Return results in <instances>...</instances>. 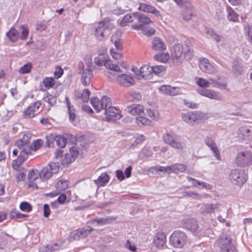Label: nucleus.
<instances>
[{"mask_svg":"<svg viewBox=\"0 0 252 252\" xmlns=\"http://www.w3.org/2000/svg\"><path fill=\"white\" fill-rule=\"evenodd\" d=\"M197 84L202 88L209 87L212 84L214 87L225 89L227 86V81L225 79L220 76L209 78L208 81L202 78H199L197 80Z\"/></svg>","mask_w":252,"mask_h":252,"instance_id":"1","label":"nucleus"},{"mask_svg":"<svg viewBox=\"0 0 252 252\" xmlns=\"http://www.w3.org/2000/svg\"><path fill=\"white\" fill-rule=\"evenodd\" d=\"M247 175L242 169H233L229 174L230 182L233 185L242 186L247 180Z\"/></svg>","mask_w":252,"mask_h":252,"instance_id":"2","label":"nucleus"},{"mask_svg":"<svg viewBox=\"0 0 252 252\" xmlns=\"http://www.w3.org/2000/svg\"><path fill=\"white\" fill-rule=\"evenodd\" d=\"M218 247L220 252H236V250L232 243V238L229 234H222L218 240Z\"/></svg>","mask_w":252,"mask_h":252,"instance_id":"3","label":"nucleus"},{"mask_svg":"<svg viewBox=\"0 0 252 252\" xmlns=\"http://www.w3.org/2000/svg\"><path fill=\"white\" fill-rule=\"evenodd\" d=\"M29 33L28 27L24 25L21 26L19 31L14 28H11L7 33L6 35L9 39L12 42H16L19 38L21 40L26 39Z\"/></svg>","mask_w":252,"mask_h":252,"instance_id":"4","label":"nucleus"},{"mask_svg":"<svg viewBox=\"0 0 252 252\" xmlns=\"http://www.w3.org/2000/svg\"><path fill=\"white\" fill-rule=\"evenodd\" d=\"M190 43L189 41L186 40L185 41V46L186 47L184 50H183V45L178 44L174 46V58L177 60H179L182 57H186L190 59L193 55V50L189 47Z\"/></svg>","mask_w":252,"mask_h":252,"instance_id":"5","label":"nucleus"},{"mask_svg":"<svg viewBox=\"0 0 252 252\" xmlns=\"http://www.w3.org/2000/svg\"><path fill=\"white\" fill-rule=\"evenodd\" d=\"M179 5L185 9L183 12V19L187 22L190 21L192 17L196 15L195 9L193 7L189 0H174Z\"/></svg>","mask_w":252,"mask_h":252,"instance_id":"6","label":"nucleus"},{"mask_svg":"<svg viewBox=\"0 0 252 252\" xmlns=\"http://www.w3.org/2000/svg\"><path fill=\"white\" fill-rule=\"evenodd\" d=\"M60 163L58 162H50L46 167L43 168L39 173V176L42 180L50 179L53 174L59 172Z\"/></svg>","mask_w":252,"mask_h":252,"instance_id":"7","label":"nucleus"},{"mask_svg":"<svg viewBox=\"0 0 252 252\" xmlns=\"http://www.w3.org/2000/svg\"><path fill=\"white\" fill-rule=\"evenodd\" d=\"M187 236L182 231L176 230L171 235L170 243L175 248H182L187 243Z\"/></svg>","mask_w":252,"mask_h":252,"instance_id":"8","label":"nucleus"},{"mask_svg":"<svg viewBox=\"0 0 252 252\" xmlns=\"http://www.w3.org/2000/svg\"><path fill=\"white\" fill-rule=\"evenodd\" d=\"M134 18L138 21L137 23L131 25V28L136 30H144L146 29L147 25L151 23L152 21L150 19L141 13H134L132 14Z\"/></svg>","mask_w":252,"mask_h":252,"instance_id":"9","label":"nucleus"},{"mask_svg":"<svg viewBox=\"0 0 252 252\" xmlns=\"http://www.w3.org/2000/svg\"><path fill=\"white\" fill-rule=\"evenodd\" d=\"M111 28L108 23L103 22H99L95 29L94 34L97 40L104 41L106 36L110 33Z\"/></svg>","mask_w":252,"mask_h":252,"instance_id":"10","label":"nucleus"},{"mask_svg":"<svg viewBox=\"0 0 252 252\" xmlns=\"http://www.w3.org/2000/svg\"><path fill=\"white\" fill-rule=\"evenodd\" d=\"M236 163L238 166L244 167L250 166L252 163V156L250 152L245 151L239 153L235 159Z\"/></svg>","mask_w":252,"mask_h":252,"instance_id":"11","label":"nucleus"},{"mask_svg":"<svg viewBox=\"0 0 252 252\" xmlns=\"http://www.w3.org/2000/svg\"><path fill=\"white\" fill-rule=\"evenodd\" d=\"M202 117H203V113L199 112H188L183 113L181 115L182 120L186 123L191 125L198 124Z\"/></svg>","mask_w":252,"mask_h":252,"instance_id":"12","label":"nucleus"},{"mask_svg":"<svg viewBox=\"0 0 252 252\" xmlns=\"http://www.w3.org/2000/svg\"><path fill=\"white\" fill-rule=\"evenodd\" d=\"M91 66L88 65L87 68L84 70V65L82 62L79 63V68L80 71L79 73L82 74L81 82L82 84L87 86L89 85L91 82V79L93 76V71L90 68Z\"/></svg>","mask_w":252,"mask_h":252,"instance_id":"13","label":"nucleus"},{"mask_svg":"<svg viewBox=\"0 0 252 252\" xmlns=\"http://www.w3.org/2000/svg\"><path fill=\"white\" fill-rule=\"evenodd\" d=\"M104 114L108 122H115L120 119L121 117L119 110L115 107H109L108 109H106V110H105Z\"/></svg>","mask_w":252,"mask_h":252,"instance_id":"14","label":"nucleus"},{"mask_svg":"<svg viewBox=\"0 0 252 252\" xmlns=\"http://www.w3.org/2000/svg\"><path fill=\"white\" fill-rule=\"evenodd\" d=\"M116 81L121 85L125 87H128L133 85L135 80L130 75L126 74L118 75L116 77Z\"/></svg>","mask_w":252,"mask_h":252,"instance_id":"15","label":"nucleus"},{"mask_svg":"<svg viewBox=\"0 0 252 252\" xmlns=\"http://www.w3.org/2000/svg\"><path fill=\"white\" fill-rule=\"evenodd\" d=\"M199 66L201 70L205 73L213 74L216 71L214 66L209 63L208 59L205 58L199 61Z\"/></svg>","mask_w":252,"mask_h":252,"instance_id":"16","label":"nucleus"},{"mask_svg":"<svg viewBox=\"0 0 252 252\" xmlns=\"http://www.w3.org/2000/svg\"><path fill=\"white\" fill-rule=\"evenodd\" d=\"M162 139L165 143L169 145L174 149H183V146L182 143L176 141L174 137L168 133H165L163 134L162 136Z\"/></svg>","mask_w":252,"mask_h":252,"instance_id":"17","label":"nucleus"},{"mask_svg":"<svg viewBox=\"0 0 252 252\" xmlns=\"http://www.w3.org/2000/svg\"><path fill=\"white\" fill-rule=\"evenodd\" d=\"M204 142L213 152L214 156L218 160H221L220 151L218 149L215 141L212 138L206 137L204 139Z\"/></svg>","mask_w":252,"mask_h":252,"instance_id":"18","label":"nucleus"},{"mask_svg":"<svg viewBox=\"0 0 252 252\" xmlns=\"http://www.w3.org/2000/svg\"><path fill=\"white\" fill-rule=\"evenodd\" d=\"M125 110L132 115H140L141 113H143L144 107L139 104H133L127 106Z\"/></svg>","mask_w":252,"mask_h":252,"instance_id":"19","label":"nucleus"},{"mask_svg":"<svg viewBox=\"0 0 252 252\" xmlns=\"http://www.w3.org/2000/svg\"><path fill=\"white\" fill-rule=\"evenodd\" d=\"M70 154H65V160L66 164H69L74 161L75 158L77 157L79 154L78 149L76 146H72L69 148Z\"/></svg>","mask_w":252,"mask_h":252,"instance_id":"20","label":"nucleus"},{"mask_svg":"<svg viewBox=\"0 0 252 252\" xmlns=\"http://www.w3.org/2000/svg\"><path fill=\"white\" fill-rule=\"evenodd\" d=\"M152 48L157 52L163 51L166 49V45L159 38L156 37L152 41Z\"/></svg>","mask_w":252,"mask_h":252,"instance_id":"21","label":"nucleus"},{"mask_svg":"<svg viewBox=\"0 0 252 252\" xmlns=\"http://www.w3.org/2000/svg\"><path fill=\"white\" fill-rule=\"evenodd\" d=\"M139 74L144 79L148 80L151 79L153 76L151 67L148 65L142 66L139 71Z\"/></svg>","mask_w":252,"mask_h":252,"instance_id":"22","label":"nucleus"},{"mask_svg":"<svg viewBox=\"0 0 252 252\" xmlns=\"http://www.w3.org/2000/svg\"><path fill=\"white\" fill-rule=\"evenodd\" d=\"M184 227L192 232H198L199 225L198 222L194 219H188L184 224Z\"/></svg>","mask_w":252,"mask_h":252,"instance_id":"23","label":"nucleus"},{"mask_svg":"<svg viewBox=\"0 0 252 252\" xmlns=\"http://www.w3.org/2000/svg\"><path fill=\"white\" fill-rule=\"evenodd\" d=\"M166 241V236L164 233H158L155 236L153 243L158 248L162 247Z\"/></svg>","mask_w":252,"mask_h":252,"instance_id":"24","label":"nucleus"},{"mask_svg":"<svg viewBox=\"0 0 252 252\" xmlns=\"http://www.w3.org/2000/svg\"><path fill=\"white\" fill-rule=\"evenodd\" d=\"M12 236L4 233L0 235V249H4L5 248L9 246V243L13 240Z\"/></svg>","mask_w":252,"mask_h":252,"instance_id":"25","label":"nucleus"},{"mask_svg":"<svg viewBox=\"0 0 252 252\" xmlns=\"http://www.w3.org/2000/svg\"><path fill=\"white\" fill-rule=\"evenodd\" d=\"M219 204H203L201 208V213L204 215L211 214L214 213V211L216 209H218Z\"/></svg>","mask_w":252,"mask_h":252,"instance_id":"26","label":"nucleus"},{"mask_svg":"<svg viewBox=\"0 0 252 252\" xmlns=\"http://www.w3.org/2000/svg\"><path fill=\"white\" fill-rule=\"evenodd\" d=\"M125 97L129 102H135L141 100L142 96L139 92L131 91L126 94Z\"/></svg>","mask_w":252,"mask_h":252,"instance_id":"27","label":"nucleus"},{"mask_svg":"<svg viewBox=\"0 0 252 252\" xmlns=\"http://www.w3.org/2000/svg\"><path fill=\"white\" fill-rule=\"evenodd\" d=\"M109 181V176L106 172H103L98 177L97 179L94 181L95 184L100 186H104Z\"/></svg>","mask_w":252,"mask_h":252,"instance_id":"28","label":"nucleus"},{"mask_svg":"<svg viewBox=\"0 0 252 252\" xmlns=\"http://www.w3.org/2000/svg\"><path fill=\"white\" fill-rule=\"evenodd\" d=\"M226 11L227 18L229 21L234 22L238 21L239 15L230 6L226 7Z\"/></svg>","mask_w":252,"mask_h":252,"instance_id":"29","label":"nucleus"},{"mask_svg":"<svg viewBox=\"0 0 252 252\" xmlns=\"http://www.w3.org/2000/svg\"><path fill=\"white\" fill-rule=\"evenodd\" d=\"M61 246V245L57 243L49 244L42 247L40 249V251L41 252H54L60 250Z\"/></svg>","mask_w":252,"mask_h":252,"instance_id":"30","label":"nucleus"},{"mask_svg":"<svg viewBox=\"0 0 252 252\" xmlns=\"http://www.w3.org/2000/svg\"><path fill=\"white\" fill-rule=\"evenodd\" d=\"M111 220L112 219L110 217L106 218H101L92 220L90 221V222L92 224L96 223L98 225H103L110 223Z\"/></svg>","mask_w":252,"mask_h":252,"instance_id":"31","label":"nucleus"},{"mask_svg":"<svg viewBox=\"0 0 252 252\" xmlns=\"http://www.w3.org/2000/svg\"><path fill=\"white\" fill-rule=\"evenodd\" d=\"M31 154L30 149H24L20 152V154L17 159L22 164L28 158L29 154Z\"/></svg>","mask_w":252,"mask_h":252,"instance_id":"32","label":"nucleus"},{"mask_svg":"<svg viewBox=\"0 0 252 252\" xmlns=\"http://www.w3.org/2000/svg\"><path fill=\"white\" fill-rule=\"evenodd\" d=\"M250 130L246 126H242L237 131V134L239 138L245 139L250 135Z\"/></svg>","mask_w":252,"mask_h":252,"instance_id":"33","label":"nucleus"},{"mask_svg":"<svg viewBox=\"0 0 252 252\" xmlns=\"http://www.w3.org/2000/svg\"><path fill=\"white\" fill-rule=\"evenodd\" d=\"M100 108L101 109H104L106 110V109H108V108L110 106H111V101L109 97L106 96H103L100 99Z\"/></svg>","mask_w":252,"mask_h":252,"instance_id":"34","label":"nucleus"},{"mask_svg":"<svg viewBox=\"0 0 252 252\" xmlns=\"http://www.w3.org/2000/svg\"><path fill=\"white\" fill-rule=\"evenodd\" d=\"M136 123L139 126H149L151 124V121L149 119L142 116L138 117L135 119Z\"/></svg>","mask_w":252,"mask_h":252,"instance_id":"35","label":"nucleus"},{"mask_svg":"<svg viewBox=\"0 0 252 252\" xmlns=\"http://www.w3.org/2000/svg\"><path fill=\"white\" fill-rule=\"evenodd\" d=\"M146 140V137L144 135H139L135 137V140L131 144L129 148L134 149L135 147L142 143Z\"/></svg>","mask_w":252,"mask_h":252,"instance_id":"36","label":"nucleus"},{"mask_svg":"<svg viewBox=\"0 0 252 252\" xmlns=\"http://www.w3.org/2000/svg\"><path fill=\"white\" fill-rule=\"evenodd\" d=\"M55 141L57 143V145L61 148H63L65 147L66 141H65V138L64 137L63 135H56L55 136Z\"/></svg>","mask_w":252,"mask_h":252,"instance_id":"37","label":"nucleus"},{"mask_svg":"<svg viewBox=\"0 0 252 252\" xmlns=\"http://www.w3.org/2000/svg\"><path fill=\"white\" fill-rule=\"evenodd\" d=\"M78 97L80 98L83 102H86L88 101L91 93L88 89H86L83 90L82 93H78Z\"/></svg>","mask_w":252,"mask_h":252,"instance_id":"38","label":"nucleus"},{"mask_svg":"<svg viewBox=\"0 0 252 252\" xmlns=\"http://www.w3.org/2000/svg\"><path fill=\"white\" fill-rule=\"evenodd\" d=\"M56 189L59 191H62L66 189L68 187V183L66 181L60 180L56 184Z\"/></svg>","mask_w":252,"mask_h":252,"instance_id":"39","label":"nucleus"},{"mask_svg":"<svg viewBox=\"0 0 252 252\" xmlns=\"http://www.w3.org/2000/svg\"><path fill=\"white\" fill-rule=\"evenodd\" d=\"M232 68L233 72L237 75H241L243 71L242 67L237 61H234Z\"/></svg>","mask_w":252,"mask_h":252,"instance_id":"40","label":"nucleus"},{"mask_svg":"<svg viewBox=\"0 0 252 252\" xmlns=\"http://www.w3.org/2000/svg\"><path fill=\"white\" fill-rule=\"evenodd\" d=\"M169 54H156L154 56V59L156 61H159L162 63H166L169 59Z\"/></svg>","mask_w":252,"mask_h":252,"instance_id":"41","label":"nucleus"},{"mask_svg":"<svg viewBox=\"0 0 252 252\" xmlns=\"http://www.w3.org/2000/svg\"><path fill=\"white\" fill-rule=\"evenodd\" d=\"M32 67V64L31 63H28L20 68L19 72L22 74L30 73Z\"/></svg>","mask_w":252,"mask_h":252,"instance_id":"42","label":"nucleus"},{"mask_svg":"<svg viewBox=\"0 0 252 252\" xmlns=\"http://www.w3.org/2000/svg\"><path fill=\"white\" fill-rule=\"evenodd\" d=\"M91 103L97 112H99L101 110L100 108V100L97 97H94L91 99Z\"/></svg>","mask_w":252,"mask_h":252,"instance_id":"43","label":"nucleus"},{"mask_svg":"<svg viewBox=\"0 0 252 252\" xmlns=\"http://www.w3.org/2000/svg\"><path fill=\"white\" fill-rule=\"evenodd\" d=\"M186 166L183 164H173L172 169L173 172L177 173L178 172H184L186 170Z\"/></svg>","mask_w":252,"mask_h":252,"instance_id":"44","label":"nucleus"},{"mask_svg":"<svg viewBox=\"0 0 252 252\" xmlns=\"http://www.w3.org/2000/svg\"><path fill=\"white\" fill-rule=\"evenodd\" d=\"M43 83L46 88H50L54 86L55 81L52 77H46L43 79Z\"/></svg>","mask_w":252,"mask_h":252,"instance_id":"45","label":"nucleus"},{"mask_svg":"<svg viewBox=\"0 0 252 252\" xmlns=\"http://www.w3.org/2000/svg\"><path fill=\"white\" fill-rule=\"evenodd\" d=\"M206 92L205 96L210 98L215 99L217 100H220L221 99V96L217 93L215 92L211 91L210 90H208Z\"/></svg>","mask_w":252,"mask_h":252,"instance_id":"46","label":"nucleus"},{"mask_svg":"<svg viewBox=\"0 0 252 252\" xmlns=\"http://www.w3.org/2000/svg\"><path fill=\"white\" fill-rule=\"evenodd\" d=\"M79 230L81 236H82V238H84L89 234L93 230V229L89 226H87Z\"/></svg>","mask_w":252,"mask_h":252,"instance_id":"47","label":"nucleus"},{"mask_svg":"<svg viewBox=\"0 0 252 252\" xmlns=\"http://www.w3.org/2000/svg\"><path fill=\"white\" fill-rule=\"evenodd\" d=\"M132 16L129 14H126L124 17L121 20L120 22V25L122 27H125L126 26L127 23L131 22L133 21L132 19Z\"/></svg>","mask_w":252,"mask_h":252,"instance_id":"48","label":"nucleus"},{"mask_svg":"<svg viewBox=\"0 0 252 252\" xmlns=\"http://www.w3.org/2000/svg\"><path fill=\"white\" fill-rule=\"evenodd\" d=\"M152 69V73H154L156 75H160L165 70V67L160 65L153 66L151 67Z\"/></svg>","mask_w":252,"mask_h":252,"instance_id":"49","label":"nucleus"},{"mask_svg":"<svg viewBox=\"0 0 252 252\" xmlns=\"http://www.w3.org/2000/svg\"><path fill=\"white\" fill-rule=\"evenodd\" d=\"M32 208V206L28 202H22L20 205V209L23 211L30 212Z\"/></svg>","mask_w":252,"mask_h":252,"instance_id":"50","label":"nucleus"},{"mask_svg":"<svg viewBox=\"0 0 252 252\" xmlns=\"http://www.w3.org/2000/svg\"><path fill=\"white\" fill-rule=\"evenodd\" d=\"M14 145L17 146L18 148V149L20 150V151L25 148L30 149V146L26 144V141H24L22 139H19L17 140L15 142Z\"/></svg>","mask_w":252,"mask_h":252,"instance_id":"51","label":"nucleus"},{"mask_svg":"<svg viewBox=\"0 0 252 252\" xmlns=\"http://www.w3.org/2000/svg\"><path fill=\"white\" fill-rule=\"evenodd\" d=\"M105 60V56L100 54L98 56L94 59V63L96 65L101 66L103 64Z\"/></svg>","mask_w":252,"mask_h":252,"instance_id":"52","label":"nucleus"},{"mask_svg":"<svg viewBox=\"0 0 252 252\" xmlns=\"http://www.w3.org/2000/svg\"><path fill=\"white\" fill-rule=\"evenodd\" d=\"M35 111V109H34V108H32V107L30 106L27 109V110L24 112V114L26 117L28 118H32L35 116L34 113Z\"/></svg>","mask_w":252,"mask_h":252,"instance_id":"53","label":"nucleus"},{"mask_svg":"<svg viewBox=\"0 0 252 252\" xmlns=\"http://www.w3.org/2000/svg\"><path fill=\"white\" fill-rule=\"evenodd\" d=\"M42 144L43 142L41 139L35 140L33 142V148H32V146H31L30 147V150L32 149L34 151H37L42 147Z\"/></svg>","mask_w":252,"mask_h":252,"instance_id":"54","label":"nucleus"},{"mask_svg":"<svg viewBox=\"0 0 252 252\" xmlns=\"http://www.w3.org/2000/svg\"><path fill=\"white\" fill-rule=\"evenodd\" d=\"M46 142L45 145L48 147L52 146L55 141V136L51 134L46 136Z\"/></svg>","mask_w":252,"mask_h":252,"instance_id":"55","label":"nucleus"},{"mask_svg":"<svg viewBox=\"0 0 252 252\" xmlns=\"http://www.w3.org/2000/svg\"><path fill=\"white\" fill-rule=\"evenodd\" d=\"M68 110V113L69 114V119L70 122H74L76 118V114H75V108L74 107L71 108L70 109Z\"/></svg>","mask_w":252,"mask_h":252,"instance_id":"56","label":"nucleus"},{"mask_svg":"<svg viewBox=\"0 0 252 252\" xmlns=\"http://www.w3.org/2000/svg\"><path fill=\"white\" fill-rule=\"evenodd\" d=\"M184 195V196H188L193 199H199L201 198V196L199 194L190 191L185 192V194Z\"/></svg>","mask_w":252,"mask_h":252,"instance_id":"57","label":"nucleus"},{"mask_svg":"<svg viewBox=\"0 0 252 252\" xmlns=\"http://www.w3.org/2000/svg\"><path fill=\"white\" fill-rule=\"evenodd\" d=\"M171 86L169 85H163L160 87L159 88V90L160 92H161L163 94H165L170 95V89Z\"/></svg>","mask_w":252,"mask_h":252,"instance_id":"58","label":"nucleus"},{"mask_svg":"<svg viewBox=\"0 0 252 252\" xmlns=\"http://www.w3.org/2000/svg\"><path fill=\"white\" fill-rule=\"evenodd\" d=\"M28 178L30 182H33L37 179V176L33 169L29 171Z\"/></svg>","mask_w":252,"mask_h":252,"instance_id":"59","label":"nucleus"},{"mask_svg":"<svg viewBox=\"0 0 252 252\" xmlns=\"http://www.w3.org/2000/svg\"><path fill=\"white\" fill-rule=\"evenodd\" d=\"M146 12L151 13L156 15V16H158L159 15V11H158L154 6L149 4H148Z\"/></svg>","mask_w":252,"mask_h":252,"instance_id":"60","label":"nucleus"},{"mask_svg":"<svg viewBox=\"0 0 252 252\" xmlns=\"http://www.w3.org/2000/svg\"><path fill=\"white\" fill-rule=\"evenodd\" d=\"M71 237L74 240H78L81 238H82V236L80 234V231L79 229L73 231L71 233Z\"/></svg>","mask_w":252,"mask_h":252,"instance_id":"61","label":"nucleus"},{"mask_svg":"<svg viewBox=\"0 0 252 252\" xmlns=\"http://www.w3.org/2000/svg\"><path fill=\"white\" fill-rule=\"evenodd\" d=\"M105 75L109 81H113L115 78L116 79V74L115 73L107 71L105 72Z\"/></svg>","mask_w":252,"mask_h":252,"instance_id":"62","label":"nucleus"},{"mask_svg":"<svg viewBox=\"0 0 252 252\" xmlns=\"http://www.w3.org/2000/svg\"><path fill=\"white\" fill-rule=\"evenodd\" d=\"M164 167L163 166H155L152 167L149 169V171L150 172H164Z\"/></svg>","mask_w":252,"mask_h":252,"instance_id":"63","label":"nucleus"},{"mask_svg":"<svg viewBox=\"0 0 252 252\" xmlns=\"http://www.w3.org/2000/svg\"><path fill=\"white\" fill-rule=\"evenodd\" d=\"M63 136L65 138V141H66V143L68 141L69 142L73 143L76 139V138L74 137L73 135L70 133H64Z\"/></svg>","mask_w":252,"mask_h":252,"instance_id":"64","label":"nucleus"}]
</instances>
